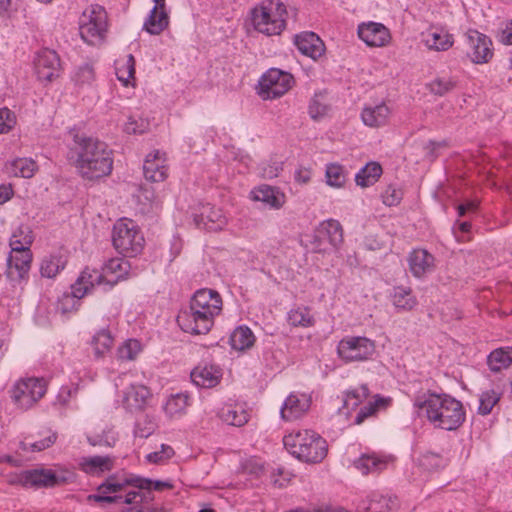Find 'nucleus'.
<instances>
[{"mask_svg": "<svg viewBox=\"0 0 512 512\" xmlns=\"http://www.w3.org/2000/svg\"><path fill=\"white\" fill-rule=\"evenodd\" d=\"M91 344L93 346L95 356L101 357L111 349L113 338L109 331L103 329L93 336Z\"/></svg>", "mask_w": 512, "mask_h": 512, "instance_id": "obj_45", "label": "nucleus"}, {"mask_svg": "<svg viewBox=\"0 0 512 512\" xmlns=\"http://www.w3.org/2000/svg\"><path fill=\"white\" fill-rule=\"evenodd\" d=\"M381 174V165L377 162H369L356 174L355 181L361 187H368L375 184Z\"/></svg>", "mask_w": 512, "mask_h": 512, "instance_id": "obj_33", "label": "nucleus"}, {"mask_svg": "<svg viewBox=\"0 0 512 512\" xmlns=\"http://www.w3.org/2000/svg\"><path fill=\"white\" fill-rule=\"evenodd\" d=\"M134 487L139 490H145L149 497H153L151 495V490L162 491L164 489H173L174 484L171 481H162V480H151L148 478L135 477Z\"/></svg>", "mask_w": 512, "mask_h": 512, "instance_id": "obj_43", "label": "nucleus"}, {"mask_svg": "<svg viewBox=\"0 0 512 512\" xmlns=\"http://www.w3.org/2000/svg\"><path fill=\"white\" fill-rule=\"evenodd\" d=\"M136 476L118 480L115 476H110L97 487V491L102 494H113L124 490L126 486H133Z\"/></svg>", "mask_w": 512, "mask_h": 512, "instance_id": "obj_42", "label": "nucleus"}, {"mask_svg": "<svg viewBox=\"0 0 512 512\" xmlns=\"http://www.w3.org/2000/svg\"><path fill=\"white\" fill-rule=\"evenodd\" d=\"M434 256L424 249H414L408 257L410 272L421 278L434 270Z\"/></svg>", "mask_w": 512, "mask_h": 512, "instance_id": "obj_23", "label": "nucleus"}, {"mask_svg": "<svg viewBox=\"0 0 512 512\" xmlns=\"http://www.w3.org/2000/svg\"><path fill=\"white\" fill-rule=\"evenodd\" d=\"M287 322L293 327L308 328L314 325L315 319L310 313V308L297 306L287 313Z\"/></svg>", "mask_w": 512, "mask_h": 512, "instance_id": "obj_38", "label": "nucleus"}, {"mask_svg": "<svg viewBox=\"0 0 512 512\" xmlns=\"http://www.w3.org/2000/svg\"><path fill=\"white\" fill-rule=\"evenodd\" d=\"M66 259L62 255H48L43 257L40 263V274L45 278H54L65 268Z\"/></svg>", "mask_w": 512, "mask_h": 512, "instance_id": "obj_34", "label": "nucleus"}, {"mask_svg": "<svg viewBox=\"0 0 512 512\" xmlns=\"http://www.w3.org/2000/svg\"><path fill=\"white\" fill-rule=\"evenodd\" d=\"M325 110L326 108L322 105V103L314 98L309 104L308 113L312 119L317 120L325 114Z\"/></svg>", "mask_w": 512, "mask_h": 512, "instance_id": "obj_60", "label": "nucleus"}, {"mask_svg": "<svg viewBox=\"0 0 512 512\" xmlns=\"http://www.w3.org/2000/svg\"><path fill=\"white\" fill-rule=\"evenodd\" d=\"M368 395L369 389L366 385H361L354 390L348 391L346 393L342 409H346V413L348 414L350 410L357 408L362 401L368 397Z\"/></svg>", "mask_w": 512, "mask_h": 512, "instance_id": "obj_46", "label": "nucleus"}, {"mask_svg": "<svg viewBox=\"0 0 512 512\" xmlns=\"http://www.w3.org/2000/svg\"><path fill=\"white\" fill-rule=\"evenodd\" d=\"M219 416L228 425L242 426L248 422L249 414L240 405H225L221 408Z\"/></svg>", "mask_w": 512, "mask_h": 512, "instance_id": "obj_32", "label": "nucleus"}, {"mask_svg": "<svg viewBox=\"0 0 512 512\" xmlns=\"http://www.w3.org/2000/svg\"><path fill=\"white\" fill-rule=\"evenodd\" d=\"M25 479L28 481V488L33 489L52 488L66 482L64 476L45 468L27 470Z\"/></svg>", "mask_w": 512, "mask_h": 512, "instance_id": "obj_18", "label": "nucleus"}, {"mask_svg": "<svg viewBox=\"0 0 512 512\" xmlns=\"http://www.w3.org/2000/svg\"><path fill=\"white\" fill-rule=\"evenodd\" d=\"M255 336L247 326L237 327L230 336L231 347L235 350L243 351L253 346Z\"/></svg>", "mask_w": 512, "mask_h": 512, "instance_id": "obj_35", "label": "nucleus"}, {"mask_svg": "<svg viewBox=\"0 0 512 512\" xmlns=\"http://www.w3.org/2000/svg\"><path fill=\"white\" fill-rule=\"evenodd\" d=\"M375 343L362 336H348L343 338L337 346L339 357L345 362L365 361L375 353Z\"/></svg>", "mask_w": 512, "mask_h": 512, "instance_id": "obj_10", "label": "nucleus"}, {"mask_svg": "<svg viewBox=\"0 0 512 512\" xmlns=\"http://www.w3.org/2000/svg\"><path fill=\"white\" fill-rule=\"evenodd\" d=\"M391 499L378 494H373L369 505L367 507L368 512H384L385 510H389L392 508Z\"/></svg>", "mask_w": 512, "mask_h": 512, "instance_id": "obj_54", "label": "nucleus"}, {"mask_svg": "<svg viewBox=\"0 0 512 512\" xmlns=\"http://www.w3.org/2000/svg\"><path fill=\"white\" fill-rule=\"evenodd\" d=\"M131 265L128 260L123 258H113L110 259L104 266L103 271L100 272L96 270L100 275H102V280L100 283H95V286H100L104 282L108 284L110 287L115 285L118 281L126 279L128 271Z\"/></svg>", "mask_w": 512, "mask_h": 512, "instance_id": "obj_19", "label": "nucleus"}, {"mask_svg": "<svg viewBox=\"0 0 512 512\" xmlns=\"http://www.w3.org/2000/svg\"><path fill=\"white\" fill-rule=\"evenodd\" d=\"M448 147L447 141H429L425 146L427 156L434 160L438 157L439 151Z\"/></svg>", "mask_w": 512, "mask_h": 512, "instance_id": "obj_59", "label": "nucleus"}, {"mask_svg": "<svg viewBox=\"0 0 512 512\" xmlns=\"http://www.w3.org/2000/svg\"><path fill=\"white\" fill-rule=\"evenodd\" d=\"M441 463V457L435 453L427 452L421 457V465L426 468H431V464H434L436 467H439Z\"/></svg>", "mask_w": 512, "mask_h": 512, "instance_id": "obj_62", "label": "nucleus"}, {"mask_svg": "<svg viewBox=\"0 0 512 512\" xmlns=\"http://www.w3.org/2000/svg\"><path fill=\"white\" fill-rule=\"evenodd\" d=\"M46 390L44 379H21L11 389V398L19 408L27 410L45 395Z\"/></svg>", "mask_w": 512, "mask_h": 512, "instance_id": "obj_9", "label": "nucleus"}, {"mask_svg": "<svg viewBox=\"0 0 512 512\" xmlns=\"http://www.w3.org/2000/svg\"><path fill=\"white\" fill-rule=\"evenodd\" d=\"M392 301L396 308L402 310H411L417 304L416 298L412 295V290L403 286L393 289Z\"/></svg>", "mask_w": 512, "mask_h": 512, "instance_id": "obj_41", "label": "nucleus"}, {"mask_svg": "<svg viewBox=\"0 0 512 512\" xmlns=\"http://www.w3.org/2000/svg\"><path fill=\"white\" fill-rule=\"evenodd\" d=\"M189 405V396L185 393L172 395L164 406L165 412L170 416L181 415Z\"/></svg>", "mask_w": 512, "mask_h": 512, "instance_id": "obj_44", "label": "nucleus"}, {"mask_svg": "<svg viewBox=\"0 0 512 512\" xmlns=\"http://www.w3.org/2000/svg\"><path fill=\"white\" fill-rule=\"evenodd\" d=\"M140 350V342L135 339H129L118 349V355L122 360H133Z\"/></svg>", "mask_w": 512, "mask_h": 512, "instance_id": "obj_53", "label": "nucleus"}, {"mask_svg": "<svg viewBox=\"0 0 512 512\" xmlns=\"http://www.w3.org/2000/svg\"><path fill=\"white\" fill-rule=\"evenodd\" d=\"M251 195L253 200L263 202L274 209H280L286 201L283 192L269 185H261L253 189Z\"/></svg>", "mask_w": 512, "mask_h": 512, "instance_id": "obj_26", "label": "nucleus"}, {"mask_svg": "<svg viewBox=\"0 0 512 512\" xmlns=\"http://www.w3.org/2000/svg\"><path fill=\"white\" fill-rule=\"evenodd\" d=\"M355 468L363 475L377 473L387 466V459L375 454H363L354 462Z\"/></svg>", "mask_w": 512, "mask_h": 512, "instance_id": "obj_31", "label": "nucleus"}, {"mask_svg": "<svg viewBox=\"0 0 512 512\" xmlns=\"http://www.w3.org/2000/svg\"><path fill=\"white\" fill-rule=\"evenodd\" d=\"M71 151L76 155L75 166L88 180L108 176L113 169L112 152L105 142L88 135L83 130H71Z\"/></svg>", "mask_w": 512, "mask_h": 512, "instance_id": "obj_1", "label": "nucleus"}, {"mask_svg": "<svg viewBox=\"0 0 512 512\" xmlns=\"http://www.w3.org/2000/svg\"><path fill=\"white\" fill-rule=\"evenodd\" d=\"M469 46L468 56L475 64L488 63L493 57L491 39L477 30L470 29L466 33Z\"/></svg>", "mask_w": 512, "mask_h": 512, "instance_id": "obj_13", "label": "nucleus"}, {"mask_svg": "<svg viewBox=\"0 0 512 512\" xmlns=\"http://www.w3.org/2000/svg\"><path fill=\"white\" fill-rule=\"evenodd\" d=\"M453 79L452 77H438L429 83V90L435 95L443 96L455 88L456 81Z\"/></svg>", "mask_w": 512, "mask_h": 512, "instance_id": "obj_50", "label": "nucleus"}, {"mask_svg": "<svg viewBox=\"0 0 512 512\" xmlns=\"http://www.w3.org/2000/svg\"><path fill=\"white\" fill-rule=\"evenodd\" d=\"M286 14L283 3L267 0L252 10V24L264 35H279L285 28Z\"/></svg>", "mask_w": 512, "mask_h": 512, "instance_id": "obj_5", "label": "nucleus"}, {"mask_svg": "<svg viewBox=\"0 0 512 512\" xmlns=\"http://www.w3.org/2000/svg\"><path fill=\"white\" fill-rule=\"evenodd\" d=\"M357 33L359 38L371 47L385 46L391 39L388 28L377 22L360 24Z\"/></svg>", "mask_w": 512, "mask_h": 512, "instance_id": "obj_15", "label": "nucleus"}, {"mask_svg": "<svg viewBox=\"0 0 512 512\" xmlns=\"http://www.w3.org/2000/svg\"><path fill=\"white\" fill-rule=\"evenodd\" d=\"M327 184L332 187H341L346 180L344 168L339 164H329L326 167Z\"/></svg>", "mask_w": 512, "mask_h": 512, "instance_id": "obj_48", "label": "nucleus"}, {"mask_svg": "<svg viewBox=\"0 0 512 512\" xmlns=\"http://www.w3.org/2000/svg\"><path fill=\"white\" fill-rule=\"evenodd\" d=\"M385 402L386 400L384 398L377 395L374 402H369L367 405L360 408L355 418V424L359 425L363 423L367 417L373 415L377 408L383 406Z\"/></svg>", "mask_w": 512, "mask_h": 512, "instance_id": "obj_52", "label": "nucleus"}, {"mask_svg": "<svg viewBox=\"0 0 512 512\" xmlns=\"http://www.w3.org/2000/svg\"><path fill=\"white\" fill-rule=\"evenodd\" d=\"M34 70L41 83H51L60 76L61 63L58 54L54 50L42 49L34 59Z\"/></svg>", "mask_w": 512, "mask_h": 512, "instance_id": "obj_12", "label": "nucleus"}, {"mask_svg": "<svg viewBox=\"0 0 512 512\" xmlns=\"http://www.w3.org/2000/svg\"><path fill=\"white\" fill-rule=\"evenodd\" d=\"M383 203L387 206H395L402 199V191L393 186H388L382 194Z\"/></svg>", "mask_w": 512, "mask_h": 512, "instance_id": "obj_57", "label": "nucleus"}, {"mask_svg": "<svg viewBox=\"0 0 512 512\" xmlns=\"http://www.w3.org/2000/svg\"><path fill=\"white\" fill-rule=\"evenodd\" d=\"M41 435L43 438L39 441L33 443L21 442L22 449L40 452L49 448L57 440V433L50 429L46 430Z\"/></svg>", "mask_w": 512, "mask_h": 512, "instance_id": "obj_47", "label": "nucleus"}, {"mask_svg": "<svg viewBox=\"0 0 512 512\" xmlns=\"http://www.w3.org/2000/svg\"><path fill=\"white\" fill-rule=\"evenodd\" d=\"M311 399L306 394L291 393L284 401L280 414L286 421L297 420L310 408Z\"/></svg>", "mask_w": 512, "mask_h": 512, "instance_id": "obj_17", "label": "nucleus"}, {"mask_svg": "<svg viewBox=\"0 0 512 512\" xmlns=\"http://www.w3.org/2000/svg\"><path fill=\"white\" fill-rule=\"evenodd\" d=\"M499 40L503 44L512 45V20L507 22L505 28L502 29Z\"/></svg>", "mask_w": 512, "mask_h": 512, "instance_id": "obj_64", "label": "nucleus"}, {"mask_svg": "<svg viewBox=\"0 0 512 512\" xmlns=\"http://www.w3.org/2000/svg\"><path fill=\"white\" fill-rule=\"evenodd\" d=\"M78 388L77 387H69L64 386L61 388L59 394H58V401L62 405H67L68 402L72 397H74L77 394Z\"/></svg>", "mask_w": 512, "mask_h": 512, "instance_id": "obj_61", "label": "nucleus"}, {"mask_svg": "<svg viewBox=\"0 0 512 512\" xmlns=\"http://www.w3.org/2000/svg\"><path fill=\"white\" fill-rule=\"evenodd\" d=\"M317 232L320 237L327 238L334 248L339 247L343 242V229L338 220L328 219L323 221Z\"/></svg>", "mask_w": 512, "mask_h": 512, "instance_id": "obj_29", "label": "nucleus"}, {"mask_svg": "<svg viewBox=\"0 0 512 512\" xmlns=\"http://www.w3.org/2000/svg\"><path fill=\"white\" fill-rule=\"evenodd\" d=\"M174 455V450L171 446L162 444L159 451L151 452L146 455V460L149 463L161 464L170 459Z\"/></svg>", "mask_w": 512, "mask_h": 512, "instance_id": "obj_55", "label": "nucleus"}, {"mask_svg": "<svg viewBox=\"0 0 512 512\" xmlns=\"http://www.w3.org/2000/svg\"><path fill=\"white\" fill-rule=\"evenodd\" d=\"M168 24L169 17L166 11L163 9L159 11L157 8H153L144 23V29L152 35H158L168 27Z\"/></svg>", "mask_w": 512, "mask_h": 512, "instance_id": "obj_37", "label": "nucleus"}, {"mask_svg": "<svg viewBox=\"0 0 512 512\" xmlns=\"http://www.w3.org/2000/svg\"><path fill=\"white\" fill-rule=\"evenodd\" d=\"M99 16L96 17V22H86L81 18L79 32L82 39L89 43L94 44L95 41L100 40L106 30V12L104 8H97Z\"/></svg>", "mask_w": 512, "mask_h": 512, "instance_id": "obj_24", "label": "nucleus"}, {"mask_svg": "<svg viewBox=\"0 0 512 512\" xmlns=\"http://www.w3.org/2000/svg\"><path fill=\"white\" fill-rule=\"evenodd\" d=\"M154 497H149L145 490L129 491L124 495V503L127 505H135L137 508L138 505L142 503H148L152 501Z\"/></svg>", "mask_w": 512, "mask_h": 512, "instance_id": "obj_56", "label": "nucleus"}, {"mask_svg": "<svg viewBox=\"0 0 512 512\" xmlns=\"http://www.w3.org/2000/svg\"><path fill=\"white\" fill-rule=\"evenodd\" d=\"M112 459L108 456H90L83 457L80 462L81 469L85 473L94 474L96 472L108 471L112 468Z\"/></svg>", "mask_w": 512, "mask_h": 512, "instance_id": "obj_39", "label": "nucleus"}, {"mask_svg": "<svg viewBox=\"0 0 512 512\" xmlns=\"http://www.w3.org/2000/svg\"><path fill=\"white\" fill-rule=\"evenodd\" d=\"M177 322L184 332L200 335L211 330L214 318L190 304L189 310L182 311L177 316Z\"/></svg>", "mask_w": 512, "mask_h": 512, "instance_id": "obj_11", "label": "nucleus"}, {"mask_svg": "<svg viewBox=\"0 0 512 512\" xmlns=\"http://www.w3.org/2000/svg\"><path fill=\"white\" fill-rule=\"evenodd\" d=\"M135 74V59L133 55L127 56L126 62L122 66L116 67V75L119 81L123 82L125 86L128 85L129 80L134 78Z\"/></svg>", "mask_w": 512, "mask_h": 512, "instance_id": "obj_51", "label": "nucleus"}, {"mask_svg": "<svg viewBox=\"0 0 512 512\" xmlns=\"http://www.w3.org/2000/svg\"><path fill=\"white\" fill-rule=\"evenodd\" d=\"M166 153L161 150H154L149 153L144 161L143 173L146 180L151 182H162L168 177Z\"/></svg>", "mask_w": 512, "mask_h": 512, "instance_id": "obj_14", "label": "nucleus"}, {"mask_svg": "<svg viewBox=\"0 0 512 512\" xmlns=\"http://www.w3.org/2000/svg\"><path fill=\"white\" fill-rule=\"evenodd\" d=\"M150 396L151 393L146 386L141 384L130 385L124 391L122 403L126 410L138 412L145 408Z\"/></svg>", "mask_w": 512, "mask_h": 512, "instance_id": "obj_21", "label": "nucleus"}, {"mask_svg": "<svg viewBox=\"0 0 512 512\" xmlns=\"http://www.w3.org/2000/svg\"><path fill=\"white\" fill-rule=\"evenodd\" d=\"M37 168L36 162L31 158H17L7 166V170L10 174L22 178L33 177Z\"/></svg>", "mask_w": 512, "mask_h": 512, "instance_id": "obj_36", "label": "nucleus"}, {"mask_svg": "<svg viewBox=\"0 0 512 512\" xmlns=\"http://www.w3.org/2000/svg\"><path fill=\"white\" fill-rule=\"evenodd\" d=\"M291 73L278 68H270L259 79L257 93L263 100H273L282 97L294 85Z\"/></svg>", "mask_w": 512, "mask_h": 512, "instance_id": "obj_8", "label": "nucleus"}, {"mask_svg": "<svg viewBox=\"0 0 512 512\" xmlns=\"http://www.w3.org/2000/svg\"><path fill=\"white\" fill-rule=\"evenodd\" d=\"M144 242V236L133 220L121 218L114 224L112 243L120 254L134 257L142 251Z\"/></svg>", "mask_w": 512, "mask_h": 512, "instance_id": "obj_6", "label": "nucleus"}, {"mask_svg": "<svg viewBox=\"0 0 512 512\" xmlns=\"http://www.w3.org/2000/svg\"><path fill=\"white\" fill-rule=\"evenodd\" d=\"M487 365L494 373L508 369L512 365V347H500L490 352Z\"/></svg>", "mask_w": 512, "mask_h": 512, "instance_id": "obj_28", "label": "nucleus"}, {"mask_svg": "<svg viewBox=\"0 0 512 512\" xmlns=\"http://www.w3.org/2000/svg\"><path fill=\"white\" fill-rule=\"evenodd\" d=\"M33 241V231L29 226L20 225L13 231L9 241L11 251L6 270V275L12 282H20L28 277L33 258L30 249Z\"/></svg>", "mask_w": 512, "mask_h": 512, "instance_id": "obj_3", "label": "nucleus"}, {"mask_svg": "<svg viewBox=\"0 0 512 512\" xmlns=\"http://www.w3.org/2000/svg\"><path fill=\"white\" fill-rule=\"evenodd\" d=\"M294 43L303 55L312 59L321 57L325 51L323 41L314 32H303L296 35Z\"/></svg>", "mask_w": 512, "mask_h": 512, "instance_id": "obj_22", "label": "nucleus"}, {"mask_svg": "<svg viewBox=\"0 0 512 512\" xmlns=\"http://www.w3.org/2000/svg\"><path fill=\"white\" fill-rule=\"evenodd\" d=\"M413 406L421 417L437 429L453 431L465 421L463 404L446 393L426 392L416 395Z\"/></svg>", "mask_w": 512, "mask_h": 512, "instance_id": "obj_2", "label": "nucleus"}, {"mask_svg": "<svg viewBox=\"0 0 512 512\" xmlns=\"http://www.w3.org/2000/svg\"><path fill=\"white\" fill-rule=\"evenodd\" d=\"M390 110L385 104L375 107H366L363 109L361 117L366 126L377 127L387 124Z\"/></svg>", "mask_w": 512, "mask_h": 512, "instance_id": "obj_30", "label": "nucleus"}, {"mask_svg": "<svg viewBox=\"0 0 512 512\" xmlns=\"http://www.w3.org/2000/svg\"><path fill=\"white\" fill-rule=\"evenodd\" d=\"M295 180L300 184H307L312 177V171L305 167H300L295 171Z\"/></svg>", "mask_w": 512, "mask_h": 512, "instance_id": "obj_63", "label": "nucleus"}, {"mask_svg": "<svg viewBox=\"0 0 512 512\" xmlns=\"http://www.w3.org/2000/svg\"><path fill=\"white\" fill-rule=\"evenodd\" d=\"M426 47L435 51H446L453 45V37L443 29H430L424 34Z\"/></svg>", "mask_w": 512, "mask_h": 512, "instance_id": "obj_27", "label": "nucleus"}, {"mask_svg": "<svg viewBox=\"0 0 512 512\" xmlns=\"http://www.w3.org/2000/svg\"><path fill=\"white\" fill-rule=\"evenodd\" d=\"M194 220L197 226L203 225L205 229L211 231L221 230L227 223V218L222 210L210 204L203 206L201 214L197 215Z\"/></svg>", "mask_w": 512, "mask_h": 512, "instance_id": "obj_25", "label": "nucleus"}, {"mask_svg": "<svg viewBox=\"0 0 512 512\" xmlns=\"http://www.w3.org/2000/svg\"><path fill=\"white\" fill-rule=\"evenodd\" d=\"M102 278V275L95 269H84L76 282L71 286V293L64 294L59 299L57 309L62 314L78 310L80 299L95 287V283H100Z\"/></svg>", "mask_w": 512, "mask_h": 512, "instance_id": "obj_7", "label": "nucleus"}, {"mask_svg": "<svg viewBox=\"0 0 512 512\" xmlns=\"http://www.w3.org/2000/svg\"><path fill=\"white\" fill-rule=\"evenodd\" d=\"M16 125V114L7 107L0 108V128H14Z\"/></svg>", "mask_w": 512, "mask_h": 512, "instance_id": "obj_58", "label": "nucleus"}, {"mask_svg": "<svg viewBox=\"0 0 512 512\" xmlns=\"http://www.w3.org/2000/svg\"><path fill=\"white\" fill-rule=\"evenodd\" d=\"M190 304L215 319L222 311V298L220 294L211 289L197 290Z\"/></svg>", "mask_w": 512, "mask_h": 512, "instance_id": "obj_16", "label": "nucleus"}, {"mask_svg": "<svg viewBox=\"0 0 512 512\" xmlns=\"http://www.w3.org/2000/svg\"><path fill=\"white\" fill-rule=\"evenodd\" d=\"M500 400V394L494 390L484 391L479 399L478 413L481 415H488L491 413L493 407Z\"/></svg>", "mask_w": 512, "mask_h": 512, "instance_id": "obj_49", "label": "nucleus"}, {"mask_svg": "<svg viewBox=\"0 0 512 512\" xmlns=\"http://www.w3.org/2000/svg\"><path fill=\"white\" fill-rule=\"evenodd\" d=\"M283 443L293 456L307 463L321 462L328 451L326 440L311 430L290 433Z\"/></svg>", "mask_w": 512, "mask_h": 512, "instance_id": "obj_4", "label": "nucleus"}, {"mask_svg": "<svg viewBox=\"0 0 512 512\" xmlns=\"http://www.w3.org/2000/svg\"><path fill=\"white\" fill-rule=\"evenodd\" d=\"M96 78L95 69L92 63H82L74 68L71 80L78 87L91 85Z\"/></svg>", "mask_w": 512, "mask_h": 512, "instance_id": "obj_40", "label": "nucleus"}, {"mask_svg": "<svg viewBox=\"0 0 512 512\" xmlns=\"http://www.w3.org/2000/svg\"><path fill=\"white\" fill-rule=\"evenodd\" d=\"M192 382L201 388H213L219 384L222 371L216 365H198L190 374Z\"/></svg>", "mask_w": 512, "mask_h": 512, "instance_id": "obj_20", "label": "nucleus"}]
</instances>
